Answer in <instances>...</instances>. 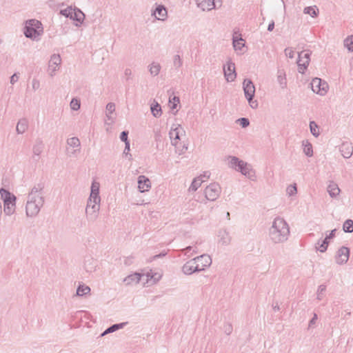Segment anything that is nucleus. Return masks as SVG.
Listing matches in <instances>:
<instances>
[{
	"instance_id": "1",
	"label": "nucleus",
	"mask_w": 353,
	"mask_h": 353,
	"mask_svg": "<svg viewBox=\"0 0 353 353\" xmlns=\"http://www.w3.org/2000/svg\"><path fill=\"white\" fill-rule=\"evenodd\" d=\"M44 185L42 183L34 185L30 190L26 203V215L29 218L36 217L45 203Z\"/></svg>"
},
{
	"instance_id": "2",
	"label": "nucleus",
	"mask_w": 353,
	"mask_h": 353,
	"mask_svg": "<svg viewBox=\"0 0 353 353\" xmlns=\"http://www.w3.org/2000/svg\"><path fill=\"white\" fill-rule=\"evenodd\" d=\"M268 239L273 244H282L286 242L290 235V228L285 219L276 216L268 229Z\"/></svg>"
},
{
	"instance_id": "3",
	"label": "nucleus",
	"mask_w": 353,
	"mask_h": 353,
	"mask_svg": "<svg viewBox=\"0 0 353 353\" xmlns=\"http://www.w3.org/2000/svg\"><path fill=\"white\" fill-rule=\"evenodd\" d=\"M226 161L228 168L240 172L251 181H256V172L252 165L235 156H228Z\"/></svg>"
},
{
	"instance_id": "4",
	"label": "nucleus",
	"mask_w": 353,
	"mask_h": 353,
	"mask_svg": "<svg viewBox=\"0 0 353 353\" xmlns=\"http://www.w3.org/2000/svg\"><path fill=\"white\" fill-rule=\"evenodd\" d=\"M185 130L179 123H173L169 132L171 144L175 148V151L179 155L183 154L188 150V147L183 145L181 147V137L185 136Z\"/></svg>"
},
{
	"instance_id": "5",
	"label": "nucleus",
	"mask_w": 353,
	"mask_h": 353,
	"mask_svg": "<svg viewBox=\"0 0 353 353\" xmlns=\"http://www.w3.org/2000/svg\"><path fill=\"white\" fill-rule=\"evenodd\" d=\"M0 196L3 203V212L6 216H12L16 212L17 197L10 191L0 189Z\"/></svg>"
},
{
	"instance_id": "6",
	"label": "nucleus",
	"mask_w": 353,
	"mask_h": 353,
	"mask_svg": "<svg viewBox=\"0 0 353 353\" xmlns=\"http://www.w3.org/2000/svg\"><path fill=\"white\" fill-rule=\"evenodd\" d=\"M243 89L245 98L247 99L250 107L253 109L258 107L256 101H254L253 98L255 94V86L250 79H245L243 82Z\"/></svg>"
},
{
	"instance_id": "7",
	"label": "nucleus",
	"mask_w": 353,
	"mask_h": 353,
	"mask_svg": "<svg viewBox=\"0 0 353 353\" xmlns=\"http://www.w3.org/2000/svg\"><path fill=\"white\" fill-rule=\"evenodd\" d=\"M61 58L59 54H53L50 56L48 63L47 72L50 77H54L59 72L61 65Z\"/></svg>"
},
{
	"instance_id": "8",
	"label": "nucleus",
	"mask_w": 353,
	"mask_h": 353,
	"mask_svg": "<svg viewBox=\"0 0 353 353\" xmlns=\"http://www.w3.org/2000/svg\"><path fill=\"white\" fill-rule=\"evenodd\" d=\"M221 193V188L219 183H212L204 190L205 199L210 201H216Z\"/></svg>"
},
{
	"instance_id": "9",
	"label": "nucleus",
	"mask_w": 353,
	"mask_h": 353,
	"mask_svg": "<svg viewBox=\"0 0 353 353\" xmlns=\"http://www.w3.org/2000/svg\"><path fill=\"white\" fill-rule=\"evenodd\" d=\"M101 209L100 204H94L92 203L86 202L85 205V216L86 219L90 222H94L97 220L99 216Z\"/></svg>"
},
{
	"instance_id": "10",
	"label": "nucleus",
	"mask_w": 353,
	"mask_h": 353,
	"mask_svg": "<svg viewBox=\"0 0 353 353\" xmlns=\"http://www.w3.org/2000/svg\"><path fill=\"white\" fill-rule=\"evenodd\" d=\"M310 85L312 91L321 96L325 95L329 88L327 82L316 77L312 80Z\"/></svg>"
},
{
	"instance_id": "11",
	"label": "nucleus",
	"mask_w": 353,
	"mask_h": 353,
	"mask_svg": "<svg viewBox=\"0 0 353 353\" xmlns=\"http://www.w3.org/2000/svg\"><path fill=\"white\" fill-rule=\"evenodd\" d=\"M311 53L309 51H302L299 53L297 60L298 71L303 74L309 65Z\"/></svg>"
},
{
	"instance_id": "12",
	"label": "nucleus",
	"mask_w": 353,
	"mask_h": 353,
	"mask_svg": "<svg viewBox=\"0 0 353 353\" xmlns=\"http://www.w3.org/2000/svg\"><path fill=\"white\" fill-rule=\"evenodd\" d=\"M349 257L350 249L345 246H342L336 251L334 256V260L338 265H341L345 264L348 261Z\"/></svg>"
},
{
	"instance_id": "13",
	"label": "nucleus",
	"mask_w": 353,
	"mask_h": 353,
	"mask_svg": "<svg viewBox=\"0 0 353 353\" xmlns=\"http://www.w3.org/2000/svg\"><path fill=\"white\" fill-rule=\"evenodd\" d=\"M223 73L228 82H232L235 80L236 77L235 64L232 61H227L226 64L223 66Z\"/></svg>"
},
{
	"instance_id": "14",
	"label": "nucleus",
	"mask_w": 353,
	"mask_h": 353,
	"mask_svg": "<svg viewBox=\"0 0 353 353\" xmlns=\"http://www.w3.org/2000/svg\"><path fill=\"white\" fill-rule=\"evenodd\" d=\"M67 145L70 148H74V151H70V148L67 149L68 154L70 157H75L77 154H79L80 152L81 143H80L79 139L77 137H71V138L68 139L67 140Z\"/></svg>"
},
{
	"instance_id": "15",
	"label": "nucleus",
	"mask_w": 353,
	"mask_h": 353,
	"mask_svg": "<svg viewBox=\"0 0 353 353\" xmlns=\"http://www.w3.org/2000/svg\"><path fill=\"white\" fill-rule=\"evenodd\" d=\"M138 190L143 193L148 192L152 188V183L148 177L145 175H139L137 178Z\"/></svg>"
},
{
	"instance_id": "16",
	"label": "nucleus",
	"mask_w": 353,
	"mask_h": 353,
	"mask_svg": "<svg viewBox=\"0 0 353 353\" xmlns=\"http://www.w3.org/2000/svg\"><path fill=\"white\" fill-rule=\"evenodd\" d=\"M198 8L203 12H209L216 8V0H194Z\"/></svg>"
},
{
	"instance_id": "17",
	"label": "nucleus",
	"mask_w": 353,
	"mask_h": 353,
	"mask_svg": "<svg viewBox=\"0 0 353 353\" xmlns=\"http://www.w3.org/2000/svg\"><path fill=\"white\" fill-rule=\"evenodd\" d=\"M196 265L199 269V272L205 270L212 264V259L208 254H202L195 257Z\"/></svg>"
},
{
	"instance_id": "18",
	"label": "nucleus",
	"mask_w": 353,
	"mask_h": 353,
	"mask_svg": "<svg viewBox=\"0 0 353 353\" xmlns=\"http://www.w3.org/2000/svg\"><path fill=\"white\" fill-rule=\"evenodd\" d=\"M182 271L186 275H190L194 272H199L195 258L187 261L183 265Z\"/></svg>"
},
{
	"instance_id": "19",
	"label": "nucleus",
	"mask_w": 353,
	"mask_h": 353,
	"mask_svg": "<svg viewBox=\"0 0 353 353\" xmlns=\"http://www.w3.org/2000/svg\"><path fill=\"white\" fill-rule=\"evenodd\" d=\"M152 15L157 20L165 21L168 17L167 9L163 5H158L152 11Z\"/></svg>"
},
{
	"instance_id": "20",
	"label": "nucleus",
	"mask_w": 353,
	"mask_h": 353,
	"mask_svg": "<svg viewBox=\"0 0 353 353\" xmlns=\"http://www.w3.org/2000/svg\"><path fill=\"white\" fill-rule=\"evenodd\" d=\"M217 238L218 243L221 245H228L231 241L229 232L225 229H221L219 231Z\"/></svg>"
},
{
	"instance_id": "21",
	"label": "nucleus",
	"mask_w": 353,
	"mask_h": 353,
	"mask_svg": "<svg viewBox=\"0 0 353 353\" xmlns=\"http://www.w3.org/2000/svg\"><path fill=\"white\" fill-rule=\"evenodd\" d=\"M143 276L141 274L135 272L124 278L123 283L126 285H133L139 283L142 280Z\"/></svg>"
},
{
	"instance_id": "22",
	"label": "nucleus",
	"mask_w": 353,
	"mask_h": 353,
	"mask_svg": "<svg viewBox=\"0 0 353 353\" xmlns=\"http://www.w3.org/2000/svg\"><path fill=\"white\" fill-rule=\"evenodd\" d=\"M327 192L331 198L335 199L339 196L341 193V189L335 182L331 181L327 185Z\"/></svg>"
},
{
	"instance_id": "23",
	"label": "nucleus",
	"mask_w": 353,
	"mask_h": 353,
	"mask_svg": "<svg viewBox=\"0 0 353 353\" xmlns=\"http://www.w3.org/2000/svg\"><path fill=\"white\" fill-rule=\"evenodd\" d=\"M340 152L344 158L349 159L353 154V146L350 143H344L340 147Z\"/></svg>"
},
{
	"instance_id": "24",
	"label": "nucleus",
	"mask_w": 353,
	"mask_h": 353,
	"mask_svg": "<svg viewBox=\"0 0 353 353\" xmlns=\"http://www.w3.org/2000/svg\"><path fill=\"white\" fill-rule=\"evenodd\" d=\"M204 179H208L205 175H201L194 178L188 189L189 191L195 192L199 188L201 187V184L205 181Z\"/></svg>"
},
{
	"instance_id": "25",
	"label": "nucleus",
	"mask_w": 353,
	"mask_h": 353,
	"mask_svg": "<svg viewBox=\"0 0 353 353\" xmlns=\"http://www.w3.org/2000/svg\"><path fill=\"white\" fill-rule=\"evenodd\" d=\"M148 71L150 72V74L154 77H157L161 69V66L159 63L156 61H152L151 63H150L148 66Z\"/></svg>"
},
{
	"instance_id": "26",
	"label": "nucleus",
	"mask_w": 353,
	"mask_h": 353,
	"mask_svg": "<svg viewBox=\"0 0 353 353\" xmlns=\"http://www.w3.org/2000/svg\"><path fill=\"white\" fill-rule=\"evenodd\" d=\"M150 110L152 112V114L155 118H159L162 114V110L161 107L159 105L158 102H157L155 100L153 101L150 105Z\"/></svg>"
},
{
	"instance_id": "27",
	"label": "nucleus",
	"mask_w": 353,
	"mask_h": 353,
	"mask_svg": "<svg viewBox=\"0 0 353 353\" xmlns=\"http://www.w3.org/2000/svg\"><path fill=\"white\" fill-rule=\"evenodd\" d=\"M28 122L26 119H20L16 127L17 133L19 134H22L28 130Z\"/></svg>"
},
{
	"instance_id": "28",
	"label": "nucleus",
	"mask_w": 353,
	"mask_h": 353,
	"mask_svg": "<svg viewBox=\"0 0 353 353\" xmlns=\"http://www.w3.org/2000/svg\"><path fill=\"white\" fill-rule=\"evenodd\" d=\"M40 32L41 30H38L35 28H31L28 26H26L24 34L28 38L34 39L40 35Z\"/></svg>"
},
{
	"instance_id": "29",
	"label": "nucleus",
	"mask_w": 353,
	"mask_h": 353,
	"mask_svg": "<svg viewBox=\"0 0 353 353\" xmlns=\"http://www.w3.org/2000/svg\"><path fill=\"white\" fill-rule=\"evenodd\" d=\"M162 275L160 273L155 272L154 274H152L151 279H145V281H143V285H153L156 283H157L160 279H161Z\"/></svg>"
},
{
	"instance_id": "30",
	"label": "nucleus",
	"mask_w": 353,
	"mask_h": 353,
	"mask_svg": "<svg viewBox=\"0 0 353 353\" xmlns=\"http://www.w3.org/2000/svg\"><path fill=\"white\" fill-rule=\"evenodd\" d=\"M43 148V143L40 140L37 141L32 147L33 154L34 156L39 157L42 153Z\"/></svg>"
},
{
	"instance_id": "31",
	"label": "nucleus",
	"mask_w": 353,
	"mask_h": 353,
	"mask_svg": "<svg viewBox=\"0 0 353 353\" xmlns=\"http://www.w3.org/2000/svg\"><path fill=\"white\" fill-rule=\"evenodd\" d=\"M276 79L281 88L285 89L287 86L285 73L283 70H279Z\"/></svg>"
},
{
	"instance_id": "32",
	"label": "nucleus",
	"mask_w": 353,
	"mask_h": 353,
	"mask_svg": "<svg viewBox=\"0 0 353 353\" xmlns=\"http://www.w3.org/2000/svg\"><path fill=\"white\" fill-rule=\"evenodd\" d=\"M84 18L85 14L81 10L78 8L73 9L71 17L72 19L75 20L79 23H82L83 21Z\"/></svg>"
},
{
	"instance_id": "33",
	"label": "nucleus",
	"mask_w": 353,
	"mask_h": 353,
	"mask_svg": "<svg viewBox=\"0 0 353 353\" xmlns=\"http://www.w3.org/2000/svg\"><path fill=\"white\" fill-rule=\"evenodd\" d=\"M303 152L307 157L313 156V149L312 144L307 141H303Z\"/></svg>"
},
{
	"instance_id": "34",
	"label": "nucleus",
	"mask_w": 353,
	"mask_h": 353,
	"mask_svg": "<svg viewBox=\"0 0 353 353\" xmlns=\"http://www.w3.org/2000/svg\"><path fill=\"white\" fill-rule=\"evenodd\" d=\"M90 288L84 284L79 285L77 290V295L79 296H82L83 295H86L90 294Z\"/></svg>"
},
{
	"instance_id": "35",
	"label": "nucleus",
	"mask_w": 353,
	"mask_h": 353,
	"mask_svg": "<svg viewBox=\"0 0 353 353\" xmlns=\"http://www.w3.org/2000/svg\"><path fill=\"white\" fill-rule=\"evenodd\" d=\"M343 45L350 52H353V35L347 36L343 41Z\"/></svg>"
},
{
	"instance_id": "36",
	"label": "nucleus",
	"mask_w": 353,
	"mask_h": 353,
	"mask_svg": "<svg viewBox=\"0 0 353 353\" xmlns=\"http://www.w3.org/2000/svg\"><path fill=\"white\" fill-rule=\"evenodd\" d=\"M127 324V323H118V324H114L113 325L108 327L105 331L103 332V333L101 334V336H104L107 334L113 332L119 329H121L124 327V325Z\"/></svg>"
},
{
	"instance_id": "37",
	"label": "nucleus",
	"mask_w": 353,
	"mask_h": 353,
	"mask_svg": "<svg viewBox=\"0 0 353 353\" xmlns=\"http://www.w3.org/2000/svg\"><path fill=\"white\" fill-rule=\"evenodd\" d=\"M26 26L31 28H35L38 30H41V23L37 19H30L26 21Z\"/></svg>"
},
{
	"instance_id": "38",
	"label": "nucleus",
	"mask_w": 353,
	"mask_h": 353,
	"mask_svg": "<svg viewBox=\"0 0 353 353\" xmlns=\"http://www.w3.org/2000/svg\"><path fill=\"white\" fill-rule=\"evenodd\" d=\"M303 12L312 17H316L318 15L319 9L316 6H308L304 8Z\"/></svg>"
},
{
	"instance_id": "39",
	"label": "nucleus",
	"mask_w": 353,
	"mask_h": 353,
	"mask_svg": "<svg viewBox=\"0 0 353 353\" xmlns=\"http://www.w3.org/2000/svg\"><path fill=\"white\" fill-rule=\"evenodd\" d=\"M100 183L97 180H93L90 187V194H100Z\"/></svg>"
},
{
	"instance_id": "40",
	"label": "nucleus",
	"mask_w": 353,
	"mask_h": 353,
	"mask_svg": "<svg viewBox=\"0 0 353 353\" xmlns=\"http://www.w3.org/2000/svg\"><path fill=\"white\" fill-rule=\"evenodd\" d=\"M233 47L236 50H241L245 46L244 41L243 39L237 37H233Z\"/></svg>"
},
{
	"instance_id": "41",
	"label": "nucleus",
	"mask_w": 353,
	"mask_h": 353,
	"mask_svg": "<svg viewBox=\"0 0 353 353\" xmlns=\"http://www.w3.org/2000/svg\"><path fill=\"white\" fill-rule=\"evenodd\" d=\"M310 129L312 134L315 137H318L320 134L319 125L313 121L310 122Z\"/></svg>"
},
{
	"instance_id": "42",
	"label": "nucleus",
	"mask_w": 353,
	"mask_h": 353,
	"mask_svg": "<svg viewBox=\"0 0 353 353\" xmlns=\"http://www.w3.org/2000/svg\"><path fill=\"white\" fill-rule=\"evenodd\" d=\"M101 198L100 194H93L90 193V195H89L86 202L101 205Z\"/></svg>"
},
{
	"instance_id": "43",
	"label": "nucleus",
	"mask_w": 353,
	"mask_h": 353,
	"mask_svg": "<svg viewBox=\"0 0 353 353\" xmlns=\"http://www.w3.org/2000/svg\"><path fill=\"white\" fill-rule=\"evenodd\" d=\"M329 241L327 239H323L321 242L318 241L316 243V249L321 252H324L327 250Z\"/></svg>"
},
{
	"instance_id": "44",
	"label": "nucleus",
	"mask_w": 353,
	"mask_h": 353,
	"mask_svg": "<svg viewBox=\"0 0 353 353\" xmlns=\"http://www.w3.org/2000/svg\"><path fill=\"white\" fill-rule=\"evenodd\" d=\"M326 290V285L324 284L320 285L318 287L317 291H316V299L319 301H321L324 297V292Z\"/></svg>"
},
{
	"instance_id": "45",
	"label": "nucleus",
	"mask_w": 353,
	"mask_h": 353,
	"mask_svg": "<svg viewBox=\"0 0 353 353\" xmlns=\"http://www.w3.org/2000/svg\"><path fill=\"white\" fill-rule=\"evenodd\" d=\"M343 229L345 232H353V221L351 219L346 220L343 225Z\"/></svg>"
},
{
	"instance_id": "46",
	"label": "nucleus",
	"mask_w": 353,
	"mask_h": 353,
	"mask_svg": "<svg viewBox=\"0 0 353 353\" xmlns=\"http://www.w3.org/2000/svg\"><path fill=\"white\" fill-rule=\"evenodd\" d=\"M296 193H297V188H296V183L290 185L287 187L286 194L288 196H294V195L296 194Z\"/></svg>"
},
{
	"instance_id": "47",
	"label": "nucleus",
	"mask_w": 353,
	"mask_h": 353,
	"mask_svg": "<svg viewBox=\"0 0 353 353\" xmlns=\"http://www.w3.org/2000/svg\"><path fill=\"white\" fill-rule=\"evenodd\" d=\"M70 107L72 110H79L81 107L80 101L77 98H73L70 103Z\"/></svg>"
},
{
	"instance_id": "48",
	"label": "nucleus",
	"mask_w": 353,
	"mask_h": 353,
	"mask_svg": "<svg viewBox=\"0 0 353 353\" xmlns=\"http://www.w3.org/2000/svg\"><path fill=\"white\" fill-rule=\"evenodd\" d=\"M173 65L176 69L180 68L183 65V61L179 54H176L173 57Z\"/></svg>"
},
{
	"instance_id": "49",
	"label": "nucleus",
	"mask_w": 353,
	"mask_h": 353,
	"mask_svg": "<svg viewBox=\"0 0 353 353\" xmlns=\"http://www.w3.org/2000/svg\"><path fill=\"white\" fill-rule=\"evenodd\" d=\"M31 88L34 92L39 90L41 88L40 81L37 78H33L31 81Z\"/></svg>"
},
{
	"instance_id": "50",
	"label": "nucleus",
	"mask_w": 353,
	"mask_h": 353,
	"mask_svg": "<svg viewBox=\"0 0 353 353\" xmlns=\"http://www.w3.org/2000/svg\"><path fill=\"white\" fill-rule=\"evenodd\" d=\"M114 112H115L114 103H112V102L108 103L105 107V114H114Z\"/></svg>"
},
{
	"instance_id": "51",
	"label": "nucleus",
	"mask_w": 353,
	"mask_h": 353,
	"mask_svg": "<svg viewBox=\"0 0 353 353\" xmlns=\"http://www.w3.org/2000/svg\"><path fill=\"white\" fill-rule=\"evenodd\" d=\"M236 122L239 124L242 128H245L250 125V121L247 118L238 119Z\"/></svg>"
},
{
	"instance_id": "52",
	"label": "nucleus",
	"mask_w": 353,
	"mask_h": 353,
	"mask_svg": "<svg viewBox=\"0 0 353 353\" xmlns=\"http://www.w3.org/2000/svg\"><path fill=\"white\" fill-rule=\"evenodd\" d=\"M169 103H170V108L174 110L176 108L177 105L179 103V98L174 97L172 99H170Z\"/></svg>"
},
{
	"instance_id": "53",
	"label": "nucleus",
	"mask_w": 353,
	"mask_h": 353,
	"mask_svg": "<svg viewBox=\"0 0 353 353\" xmlns=\"http://www.w3.org/2000/svg\"><path fill=\"white\" fill-rule=\"evenodd\" d=\"M72 11H73V9L72 8H67L64 10H61L60 13L66 17H70L71 19L72 17Z\"/></svg>"
},
{
	"instance_id": "54",
	"label": "nucleus",
	"mask_w": 353,
	"mask_h": 353,
	"mask_svg": "<svg viewBox=\"0 0 353 353\" xmlns=\"http://www.w3.org/2000/svg\"><path fill=\"white\" fill-rule=\"evenodd\" d=\"M115 117L114 114H105V123L107 125H112L114 123Z\"/></svg>"
},
{
	"instance_id": "55",
	"label": "nucleus",
	"mask_w": 353,
	"mask_h": 353,
	"mask_svg": "<svg viewBox=\"0 0 353 353\" xmlns=\"http://www.w3.org/2000/svg\"><path fill=\"white\" fill-rule=\"evenodd\" d=\"M130 152V143H126L125 144V148L123 152V154L128 158L129 160L132 159V155L129 153Z\"/></svg>"
},
{
	"instance_id": "56",
	"label": "nucleus",
	"mask_w": 353,
	"mask_h": 353,
	"mask_svg": "<svg viewBox=\"0 0 353 353\" xmlns=\"http://www.w3.org/2000/svg\"><path fill=\"white\" fill-rule=\"evenodd\" d=\"M285 54L286 57H288L290 59H294L295 55L294 50L291 48H287L285 49Z\"/></svg>"
},
{
	"instance_id": "57",
	"label": "nucleus",
	"mask_w": 353,
	"mask_h": 353,
	"mask_svg": "<svg viewBox=\"0 0 353 353\" xmlns=\"http://www.w3.org/2000/svg\"><path fill=\"white\" fill-rule=\"evenodd\" d=\"M128 132H126V131H123L121 134H120V139L123 141L125 143V144L126 143H130L128 139Z\"/></svg>"
},
{
	"instance_id": "58",
	"label": "nucleus",
	"mask_w": 353,
	"mask_h": 353,
	"mask_svg": "<svg viewBox=\"0 0 353 353\" xmlns=\"http://www.w3.org/2000/svg\"><path fill=\"white\" fill-rule=\"evenodd\" d=\"M336 231V229L331 230L329 234H326L324 239H327V241L330 242V240L334 237Z\"/></svg>"
},
{
	"instance_id": "59",
	"label": "nucleus",
	"mask_w": 353,
	"mask_h": 353,
	"mask_svg": "<svg viewBox=\"0 0 353 353\" xmlns=\"http://www.w3.org/2000/svg\"><path fill=\"white\" fill-rule=\"evenodd\" d=\"M19 79V77L18 74L14 73L13 75L11 76L10 82L12 85H14L16 82L18 81Z\"/></svg>"
},
{
	"instance_id": "60",
	"label": "nucleus",
	"mask_w": 353,
	"mask_h": 353,
	"mask_svg": "<svg viewBox=\"0 0 353 353\" xmlns=\"http://www.w3.org/2000/svg\"><path fill=\"white\" fill-rule=\"evenodd\" d=\"M317 319H318L317 314L316 313H314L312 319L309 322L308 327H311L312 325H314L316 323Z\"/></svg>"
},
{
	"instance_id": "61",
	"label": "nucleus",
	"mask_w": 353,
	"mask_h": 353,
	"mask_svg": "<svg viewBox=\"0 0 353 353\" xmlns=\"http://www.w3.org/2000/svg\"><path fill=\"white\" fill-rule=\"evenodd\" d=\"M132 74V70L130 68H125V70H124V75L128 77V78H130Z\"/></svg>"
},
{
	"instance_id": "62",
	"label": "nucleus",
	"mask_w": 353,
	"mask_h": 353,
	"mask_svg": "<svg viewBox=\"0 0 353 353\" xmlns=\"http://www.w3.org/2000/svg\"><path fill=\"white\" fill-rule=\"evenodd\" d=\"M274 22L272 21L269 25H268V30L271 32L274 30Z\"/></svg>"
},
{
	"instance_id": "63",
	"label": "nucleus",
	"mask_w": 353,
	"mask_h": 353,
	"mask_svg": "<svg viewBox=\"0 0 353 353\" xmlns=\"http://www.w3.org/2000/svg\"><path fill=\"white\" fill-rule=\"evenodd\" d=\"M152 274H154L153 272H148L147 274H141V275H143V276L142 277V279H151V275Z\"/></svg>"
},
{
	"instance_id": "64",
	"label": "nucleus",
	"mask_w": 353,
	"mask_h": 353,
	"mask_svg": "<svg viewBox=\"0 0 353 353\" xmlns=\"http://www.w3.org/2000/svg\"><path fill=\"white\" fill-rule=\"evenodd\" d=\"M232 327L229 325L228 327L226 329L225 332H227L228 334H230L232 332Z\"/></svg>"
}]
</instances>
